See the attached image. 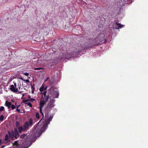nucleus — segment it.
<instances>
[{"mask_svg": "<svg viewBox=\"0 0 148 148\" xmlns=\"http://www.w3.org/2000/svg\"><path fill=\"white\" fill-rule=\"evenodd\" d=\"M53 117V116H50L45 121V123H47V125H44L42 126H40L39 125L40 121L39 122L37 125L33 130V132L32 134V135L35 137L39 136L42 133L46 130V127L52 119Z\"/></svg>", "mask_w": 148, "mask_h": 148, "instance_id": "obj_1", "label": "nucleus"}, {"mask_svg": "<svg viewBox=\"0 0 148 148\" xmlns=\"http://www.w3.org/2000/svg\"><path fill=\"white\" fill-rule=\"evenodd\" d=\"M44 95V97L42 96V98L40 100V112L42 114L43 116H44V114L42 111V108L44 105L48 101L49 99V96L47 97L46 96V91H45L42 93Z\"/></svg>", "mask_w": 148, "mask_h": 148, "instance_id": "obj_2", "label": "nucleus"}, {"mask_svg": "<svg viewBox=\"0 0 148 148\" xmlns=\"http://www.w3.org/2000/svg\"><path fill=\"white\" fill-rule=\"evenodd\" d=\"M48 95H46V96H49V98L50 97L49 95H51V97L53 98H57L59 95V93L58 90L56 89H55L53 87L51 86L50 88L48 89Z\"/></svg>", "mask_w": 148, "mask_h": 148, "instance_id": "obj_3", "label": "nucleus"}, {"mask_svg": "<svg viewBox=\"0 0 148 148\" xmlns=\"http://www.w3.org/2000/svg\"><path fill=\"white\" fill-rule=\"evenodd\" d=\"M32 120L31 119H29V122H26L23 125V127L25 130L28 129L29 126H32Z\"/></svg>", "mask_w": 148, "mask_h": 148, "instance_id": "obj_4", "label": "nucleus"}, {"mask_svg": "<svg viewBox=\"0 0 148 148\" xmlns=\"http://www.w3.org/2000/svg\"><path fill=\"white\" fill-rule=\"evenodd\" d=\"M5 105L8 107V108L9 109L10 108L12 109L13 110L15 108V106L14 105L12 104L11 103L9 102L8 101H6L5 103Z\"/></svg>", "mask_w": 148, "mask_h": 148, "instance_id": "obj_5", "label": "nucleus"}, {"mask_svg": "<svg viewBox=\"0 0 148 148\" xmlns=\"http://www.w3.org/2000/svg\"><path fill=\"white\" fill-rule=\"evenodd\" d=\"M16 83H14V85H11L10 86V89L14 92H16L18 91V89L16 88Z\"/></svg>", "mask_w": 148, "mask_h": 148, "instance_id": "obj_6", "label": "nucleus"}, {"mask_svg": "<svg viewBox=\"0 0 148 148\" xmlns=\"http://www.w3.org/2000/svg\"><path fill=\"white\" fill-rule=\"evenodd\" d=\"M55 100L51 99L50 100L49 103H48L47 108L48 109H51L53 108L54 106V105L53 104Z\"/></svg>", "mask_w": 148, "mask_h": 148, "instance_id": "obj_7", "label": "nucleus"}, {"mask_svg": "<svg viewBox=\"0 0 148 148\" xmlns=\"http://www.w3.org/2000/svg\"><path fill=\"white\" fill-rule=\"evenodd\" d=\"M10 138L8 136V135L6 134L4 138V141L5 143H7L10 141Z\"/></svg>", "mask_w": 148, "mask_h": 148, "instance_id": "obj_8", "label": "nucleus"}, {"mask_svg": "<svg viewBox=\"0 0 148 148\" xmlns=\"http://www.w3.org/2000/svg\"><path fill=\"white\" fill-rule=\"evenodd\" d=\"M8 136L12 139H13V136L14 134V133L13 131L11 132L10 131L8 132Z\"/></svg>", "mask_w": 148, "mask_h": 148, "instance_id": "obj_9", "label": "nucleus"}, {"mask_svg": "<svg viewBox=\"0 0 148 148\" xmlns=\"http://www.w3.org/2000/svg\"><path fill=\"white\" fill-rule=\"evenodd\" d=\"M44 86L43 85V84L42 85V86H41V87H40V88L39 89V90L41 92V94L42 95V97L43 96V97H44V95L43 94H42V93L43 92V90L44 89Z\"/></svg>", "mask_w": 148, "mask_h": 148, "instance_id": "obj_10", "label": "nucleus"}, {"mask_svg": "<svg viewBox=\"0 0 148 148\" xmlns=\"http://www.w3.org/2000/svg\"><path fill=\"white\" fill-rule=\"evenodd\" d=\"M18 131H19V132H20V133H21L22 131H25V129H24V127H20L19 128H18Z\"/></svg>", "mask_w": 148, "mask_h": 148, "instance_id": "obj_11", "label": "nucleus"}, {"mask_svg": "<svg viewBox=\"0 0 148 148\" xmlns=\"http://www.w3.org/2000/svg\"><path fill=\"white\" fill-rule=\"evenodd\" d=\"M14 133L16 136L18 135V130L16 128H15L14 130Z\"/></svg>", "mask_w": 148, "mask_h": 148, "instance_id": "obj_12", "label": "nucleus"}, {"mask_svg": "<svg viewBox=\"0 0 148 148\" xmlns=\"http://www.w3.org/2000/svg\"><path fill=\"white\" fill-rule=\"evenodd\" d=\"M116 24L117 26L119 28H121L124 26L123 25H121V24L119 23H116Z\"/></svg>", "mask_w": 148, "mask_h": 148, "instance_id": "obj_13", "label": "nucleus"}, {"mask_svg": "<svg viewBox=\"0 0 148 148\" xmlns=\"http://www.w3.org/2000/svg\"><path fill=\"white\" fill-rule=\"evenodd\" d=\"M18 142L17 141H15L14 143V148L17 147Z\"/></svg>", "mask_w": 148, "mask_h": 148, "instance_id": "obj_14", "label": "nucleus"}, {"mask_svg": "<svg viewBox=\"0 0 148 148\" xmlns=\"http://www.w3.org/2000/svg\"><path fill=\"white\" fill-rule=\"evenodd\" d=\"M26 135L25 134H23L21 135L20 136V138H23L26 136Z\"/></svg>", "mask_w": 148, "mask_h": 148, "instance_id": "obj_15", "label": "nucleus"}, {"mask_svg": "<svg viewBox=\"0 0 148 148\" xmlns=\"http://www.w3.org/2000/svg\"><path fill=\"white\" fill-rule=\"evenodd\" d=\"M20 79H21L22 80H23V81L25 82H26L27 83H29V81L28 79L25 80V79H24L22 78H20Z\"/></svg>", "mask_w": 148, "mask_h": 148, "instance_id": "obj_16", "label": "nucleus"}, {"mask_svg": "<svg viewBox=\"0 0 148 148\" xmlns=\"http://www.w3.org/2000/svg\"><path fill=\"white\" fill-rule=\"evenodd\" d=\"M25 104L27 105V106H29L31 107H32V104L30 103H25Z\"/></svg>", "mask_w": 148, "mask_h": 148, "instance_id": "obj_17", "label": "nucleus"}, {"mask_svg": "<svg viewBox=\"0 0 148 148\" xmlns=\"http://www.w3.org/2000/svg\"><path fill=\"white\" fill-rule=\"evenodd\" d=\"M4 118V116L3 115H1L0 116V121H2Z\"/></svg>", "mask_w": 148, "mask_h": 148, "instance_id": "obj_18", "label": "nucleus"}, {"mask_svg": "<svg viewBox=\"0 0 148 148\" xmlns=\"http://www.w3.org/2000/svg\"><path fill=\"white\" fill-rule=\"evenodd\" d=\"M36 116L38 119H39L40 118L39 114L38 112H36Z\"/></svg>", "mask_w": 148, "mask_h": 148, "instance_id": "obj_19", "label": "nucleus"}, {"mask_svg": "<svg viewBox=\"0 0 148 148\" xmlns=\"http://www.w3.org/2000/svg\"><path fill=\"white\" fill-rule=\"evenodd\" d=\"M4 108L3 106H1L0 108V111H2L4 110Z\"/></svg>", "mask_w": 148, "mask_h": 148, "instance_id": "obj_20", "label": "nucleus"}, {"mask_svg": "<svg viewBox=\"0 0 148 148\" xmlns=\"http://www.w3.org/2000/svg\"><path fill=\"white\" fill-rule=\"evenodd\" d=\"M19 107V106H17V108L16 110V111H17L19 113V112H20V110L18 109Z\"/></svg>", "mask_w": 148, "mask_h": 148, "instance_id": "obj_21", "label": "nucleus"}, {"mask_svg": "<svg viewBox=\"0 0 148 148\" xmlns=\"http://www.w3.org/2000/svg\"><path fill=\"white\" fill-rule=\"evenodd\" d=\"M29 99V100H30V101H34L35 100V99H32V98H31L30 99Z\"/></svg>", "mask_w": 148, "mask_h": 148, "instance_id": "obj_22", "label": "nucleus"}, {"mask_svg": "<svg viewBox=\"0 0 148 148\" xmlns=\"http://www.w3.org/2000/svg\"><path fill=\"white\" fill-rule=\"evenodd\" d=\"M42 69L41 68H36L34 69L35 70H39Z\"/></svg>", "mask_w": 148, "mask_h": 148, "instance_id": "obj_23", "label": "nucleus"}, {"mask_svg": "<svg viewBox=\"0 0 148 148\" xmlns=\"http://www.w3.org/2000/svg\"><path fill=\"white\" fill-rule=\"evenodd\" d=\"M47 86H46L44 88V91L43 92H44L45 91H46V93H47V91L46 90L47 89Z\"/></svg>", "mask_w": 148, "mask_h": 148, "instance_id": "obj_24", "label": "nucleus"}, {"mask_svg": "<svg viewBox=\"0 0 148 148\" xmlns=\"http://www.w3.org/2000/svg\"><path fill=\"white\" fill-rule=\"evenodd\" d=\"M24 75L26 76H28L29 75V74L28 73H24Z\"/></svg>", "mask_w": 148, "mask_h": 148, "instance_id": "obj_25", "label": "nucleus"}, {"mask_svg": "<svg viewBox=\"0 0 148 148\" xmlns=\"http://www.w3.org/2000/svg\"><path fill=\"white\" fill-rule=\"evenodd\" d=\"M29 99H27V100H26L25 101H24V102H27V101H29Z\"/></svg>", "mask_w": 148, "mask_h": 148, "instance_id": "obj_26", "label": "nucleus"}, {"mask_svg": "<svg viewBox=\"0 0 148 148\" xmlns=\"http://www.w3.org/2000/svg\"><path fill=\"white\" fill-rule=\"evenodd\" d=\"M19 125V123L18 122H17L16 123V125L17 126H18Z\"/></svg>", "mask_w": 148, "mask_h": 148, "instance_id": "obj_27", "label": "nucleus"}, {"mask_svg": "<svg viewBox=\"0 0 148 148\" xmlns=\"http://www.w3.org/2000/svg\"><path fill=\"white\" fill-rule=\"evenodd\" d=\"M18 92L19 93H21L23 92V91H18Z\"/></svg>", "mask_w": 148, "mask_h": 148, "instance_id": "obj_28", "label": "nucleus"}, {"mask_svg": "<svg viewBox=\"0 0 148 148\" xmlns=\"http://www.w3.org/2000/svg\"><path fill=\"white\" fill-rule=\"evenodd\" d=\"M31 145V144H30V145H28V146H27V147H25V148H28V147H29V146Z\"/></svg>", "mask_w": 148, "mask_h": 148, "instance_id": "obj_29", "label": "nucleus"}, {"mask_svg": "<svg viewBox=\"0 0 148 148\" xmlns=\"http://www.w3.org/2000/svg\"><path fill=\"white\" fill-rule=\"evenodd\" d=\"M72 57H66V58H71Z\"/></svg>", "mask_w": 148, "mask_h": 148, "instance_id": "obj_30", "label": "nucleus"}, {"mask_svg": "<svg viewBox=\"0 0 148 148\" xmlns=\"http://www.w3.org/2000/svg\"><path fill=\"white\" fill-rule=\"evenodd\" d=\"M28 98H29V99L31 98V97H30V96L29 95V96H28Z\"/></svg>", "mask_w": 148, "mask_h": 148, "instance_id": "obj_31", "label": "nucleus"}, {"mask_svg": "<svg viewBox=\"0 0 148 148\" xmlns=\"http://www.w3.org/2000/svg\"><path fill=\"white\" fill-rule=\"evenodd\" d=\"M2 142V140L1 139H0V144Z\"/></svg>", "mask_w": 148, "mask_h": 148, "instance_id": "obj_32", "label": "nucleus"}, {"mask_svg": "<svg viewBox=\"0 0 148 148\" xmlns=\"http://www.w3.org/2000/svg\"><path fill=\"white\" fill-rule=\"evenodd\" d=\"M24 94H22V97H23V96H24Z\"/></svg>", "mask_w": 148, "mask_h": 148, "instance_id": "obj_33", "label": "nucleus"}, {"mask_svg": "<svg viewBox=\"0 0 148 148\" xmlns=\"http://www.w3.org/2000/svg\"><path fill=\"white\" fill-rule=\"evenodd\" d=\"M19 90L20 89V87H18Z\"/></svg>", "mask_w": 148, "mask_h": 148, "instance_id": "obj_34", "label": "nucleus"}, {"mask_svg": "<svg viewBox=\"0 0 148 148\" xmlns=\"http://www.w3.org/2000/svg\"><path fill=\"white\" fill-rule=\"evenodd\" d=\"M47 80V79H46V80H45V82Z\"/></svg>", "mask_w": 148, "mask_h": 148, "instance_id": "obj_35", "label": "nucleus"}, {"mask_svg": "<svg viewBox=\"0 0 148 148\" xmlns=\"http://www.w3.org/2000/svg\"><path fill=\"white\" fill-rule=\"evenodd\" d=\"M63 58H61V59H63Z\"/></svg>", "mask_w": 148, "mask_h": 148, "instance_id": "obj_36", "label": "nucleus"}, {"mask_svg": "<svg viewBox=\"0 0 148 148\" xmlns=\"http://www.w3.org/2000/svg\"><path fill=\"white\" fill-rule=\"evenodd\" d=\"M45 117H46V118H47V116H46Z\"/></svg>", "mask_w": 148, "mask_h": 148, "instance_id": "obj_37", "label": "nucleus"}, {"mask_svg": "<svg viewBox=\"0 0 148 148\" xmlns=\"http://www.w3.org/2000/svg\"><path fill=\"white\" fill-rule=\"evenodd\" d=\"M16 103H15V105H16Z\"/></svg>", "mask_w": 148, "mask_h": 148, "instance_id": "obj_38", "label": "nucleus"}]
</instances>
